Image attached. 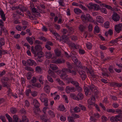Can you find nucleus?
<instances>
[{"mask_svg":"<svg viewBox=\"0 0 122 122\" xmlns=\"http://www.w3.org/2000/svg\"><path fill=\"white\" fill-rule=\"evenodd\" d=\"M70 95V97L72 98L73 99H74L77 100L76 99L77 98V96H76L75 94L73 93H72Z\"/></svg>","mask_w":122,"mask_h":122,"instance_id":"27","label":"nucleus"},{"mask_svg":"<svg viewBox=\"0 0 122 122\" xmlns=\"http://www.w3.org/2000/svg\"><path fill=\"white\" fill-rule=\"evenodd\" d=\"M97 21L99 23H102L103 22V19L100 16H97Z\"/></svg>","mask_w":122,"mask_h":122,"instance_id":"15","label":"nucleus"},{"mask_svg":"<svg viewBox=\"0 0 122 122\" xmlns=\"http://www.w3.org/2000/svg\"><path fill=\"white\" fill-rule=\"evenodd\" d=\"M79 52L81 54H84L85 52V51L84 50L80 49Z\"/></svg>","mask_w":122,"mask_h":122,"instance_id":"64","label":"nucleus"},{"mask_svg":"<svg viewBox=\"0 0 122 122\" xmlns=\"http://www.w3.org/2000/svg\"><path fill=\"white\" fill-rule=\"evenodd\" d=\"M71 83L75 85L76 86H78L79 85V83L77 81H72L71 82Z\"/></svg>","mask_w":122,"mask_h":122,"instance_id":"29","label":"nucleus"},{"mask_svg":"<svg viewBox=\"0 0 122 122\" xmlns=\"http://www.w3.org/2000/svg\"><path fill=\"white\" fill-rule=\"evenodd\" d=\"M45 54V56L48 59H49L51 58L52 56L51 52H46Z\"/></svg>","mask_w":122,"mask_h":122,"instance_id":"17","label":"nucleus"},{"mask_svg":"<svg viewBox=\"0 0 122 122\" xmlns=\"http://www.w3.org/2000/svg\"><path fill=\"white\" fill-rule=\"evenodd\" d=\"M105 7L107 9L111 10H112V8L111 6L109 5H105Z\"/></svg>","mask_w":122,"mask_h":122,"instance_id":"63","label":"nucleus"},{"mask_svg":"<svg viewBox=\"0 0 122 122\" xmlns=\"http://www.w3.org/2000/svg\"><path fill=\"white\" fill-rule=\"evenodd\" d=\"M20 112L22 113L25 114L26 113V110L23 108H22L20 110Z\"/></svg>","mask_w":122,"mask_h":122,"instance_id":"50","label":"nucleus"},{"mask_svg":"<svg viewBox=\"0 0 122 122\" xmlns=\"http://www.w3.org/2000/svg\"><path fill=\"white\" fill-rule=\"evenodd\" d=\"M43 52L42 51H41L40 52H39L34 54V56L35 57L37 56L38 59H40L41 57H44V55L43 54Z\"/></svg>","mask_w":122,"mask_h":122,"instance_id":"8","label":"nucleus"},{"mask_svg":"<svg viewBox=\"0 0 122 122\" xmlns=\"http://www.w3.org/2000/svg\"><path fill=\"white\" fill-rule=\"evenodd\" d=\"M43 102L44 103V105L45 106H48V100L47 98H46V100H44Z\"/></svg>","mask_w":122,"mask_h":122,"instance_id":"46","label":"nucleus"},{"mask_svg":"<svg viewBox=\"0 0 122 122\" xmlns=\"http://www.w3.org/2000/svg\"><path fill=\"white\" fill-rule=\"evenodd\" d=\"M60 119L61 121L64 122L66 120V118L65 117L62 116L60 117Z\"/></svg>","mask_w":122,"mask_h":122,"instance_id":"48","label":"nucleus"},{"mask_svg":"<svg viewBox=\"0 0 122 122\" xmlns=\"http://www.w3.org/2000/svg\"><path fill=\"white\" fill-rule=\"evenodd\" d=\"M66 65H67L68 68H69V69H72L73 68L72 64L70 63L69 62H66Z\"/></svg>","mask_w":122,"mask_h":122,"instance_id":"30","label":"nucleus"},{"mask_svg":"<svg viewBox=\"0 0 122 122\" xmlns=\"http://www.w3.org/2000/svg\"><path fill=\"white\" fill-rule=\"evenodd\" d=\"M27 65L30 66H32L34 65L36 66L37 65L36 63L33 60L31 59H29L27 60L26 61Z\"/></svg>","mask_w":122,"mask_h":122,"instance_id":"7","label":"nucleus"},{"mask_svg":"<svg viewBox=\"0 0 122 122\" xmlns=\"http://www.w3.org/2000/svg\"><path fill=\"white\" fill-rule=\"evenodd\" d=\"M94 86L92 85L89 86L90 89L91 90L92 92L94 93V94L95 95H97L98 94V92L97 91L96 89H95L94 87Z\"/></svg>","mask_w":122,"mask_h":122,"instance_id":"9","label":"nucleus"},{"mask_svg":"<svg viewBox=\"0 0 122 122\" xmlns=\"http://www.w3.org/2000/svg\"><path fill=\"white\" fill-rule=\"evenodd\" d=\"M115 30L117 33H119L121 31H122V24L119 23L116 25L115 26Z\"/></svg>","mask_w":122,"mask_h":122,"instance_id":"5","label":"nucleus"},{"mask_svg":"<svg viewBox=\"0 0 122 122\" xmlns=\"http://www.w3.org/2000/svg\"><path fill=\"white\" fill-rule=\"evenodd\" d=\"M89 88V89L88 88L86 87H84V88L85 94L86 95V96L88 95L89 93L90 92H91L90 91L91 90H90Z\"/></svg>","mask_w":122,"mask_h":122,"instance_id":"14","label":"nucleus"},{"mask_svg":"<svg viewBox=\"0 0 122 122\" xmlns=\"http://www.w3.org/2000/svg\"><path fill=\"white\" fill-rule=\"evenodd\" d=\"M79 6L80 8L83 9L84 10H87V9H86L85 6H83L81 4H79Z\"/></svg>","mask_w":122,"mask_h":122,"instance_id":"55","label":"nucleus"},{"mask_svg":"<svg viewBox=\"0 0 122 122\" xmlns=\"http://www.w3.org/2000/svg\"><path fill=\"white\" fill-rule=\"evenodd\" d=\"M27 118L25 116H23L22 117V119L21 121L22 122H24L27 119Z\"/></svg>","mask_w":122,"mask_h":122,"instance_id":"62","label":"nucleus"},{"mask_svg":"<svg viewBox=\"0 0 122 122\" xmlns=\"http://www.w3.org/2000/svg\"><path fill=\"white\" fill-rule=\"evenodd\" d=\"M68 37L66 35H62L61 37L60 41H62L63 43H66L68 44H70V41L68 40Z\"/></svg>","mask_w":122,"mask_h":122,"instance_id":"4","label":"nucleus"},{"mask_svg":"<svg viewBox=\"0 0 122 122\" xmlns=\"http://www.w3.org/2000/svg\"><path fill=\"white\" fill-rule=\"evenodd\" d=\"M37 92H31V95L33 97H35L37 95Z\"/></svg>","mask_w":122,"mask_h":122,"instance_id":"58","label":"nucleus"},{"mask_svg":"<svg viewBox=\"0 0 122 122\" xmlns=\"http://www.w3.org/2000/svg\"><path fill=\"white\" fill-rule=\"evenodd\" d=\"M33 103L35 107L36 108L40 106V104L39 103L38 101L36 99H34L33 100Z\"/></svg>","mask_w":122,"mask_h":122,"instance_id":"12","label":"nucleus"},{"mask_svg":"<svg viewBox=\"0 0 122 122\" xmlns=\"http://www.w3.org/2000/svg\"><path fill=\"white\" fill-rule=\"evenodd\" d=\"M50 67L53 70H56L58 69V67L56 65L54 64H50L49 65Z\"/></svg>","mask_w":122,"mask_h":122,"instance_id":"13","label":"nucleus"},{"mask_svg":"<svg viewBox=\"0 0 122 122\" xmlns=\"http://www.w3.org/2000/svg\"><path fill=\"white\" fill-rule=\"evenodd\" d=\"M36 78L34 77H33L32 79L31 80V82L33 83H34L36 82Z\"/></svg>","mask_w":122,"mask_h":122,"instance_id":"42","label":"nucleus"},{"mask_svg":"<svg viewBox=\"0 0 122 122\" xmlns=\"http://www.w3.org/2000/svg\"><path fill=\"white\" fill-rule=\"evenodd\" d=\"M110 120L112 122H114L115 121L117 122L118 120V119H117L116 117H111L110 118Z\"/></svg>","mask_w":122,"mask_h":122,"instance_id":"28","label":"nucleus"},{"mask_svg":"<svg viewBox=\"0 0 122 122\" xmlns=\"http://www.w3.org/2000/svg\"><path fill=\"white\" fill-rule=\"evenodd\" d=\"M25 69L28 71H33V69L30 67H26L25 68Z\"/></svg>","mask_w":122,"mask_h":122,"instance_id":"33","label":"nucleus"},{"mask_svg":"<svg viewBox=\"0 0 122 122\" xmlns=\"http://www.w3.org/2000/svg\"><path fill=\"white\" fill-rule=\"evenodd\" d=\"M10 112L13 114H15L17 112V110L15 108L12 107L10 109Z\"/></svg>","mask_w":122,"mask_h":122,"instance_id":"23","label":"nucleus"},{"mask_svg":"<svg viewBox=\"0 0 122 122\" xmlns=\"http://www.w3.org/2000/svg\"><path fill=\"white\" fill-rule=\"evenodd\" d=\"M101 11L104 14H106L107 13V11L105 8H102L101 9Z\"/></svg>","mask_w":122,"mask_h":122,"instance_id":"41","label":"nucleus"},{"mask_svg":"<svg viewBox=\"0 0 122 122\" xmlns=\"http://www.w3.org/2000/svg\"><path fill=\"white\" fill-rule=\"evenodd\" d=\"M35 50H34V47L32 46L31 47V51L33 53L35 54L37 52H40L42 51V48L41 46L39 45H36L35 47Z\"/></svg>","mask_w":122,"mask_h":122,"instance_id":"2","label":"nucleus"},{"mask_svg":"<svg viewBox=\"0 0 122 122\" xmlns=\"http://www.w3.org/2000/svg\"><path fill=\"white\" fill-rule=\"evenodd\" d=\"M109 23L108 21H107L104 24V25L105 28H108L109 27Z\"/></svg>","mask_w":122,"mask_h":122,"instance_id":"26","label":"nucleus"},{"mask_svg":"<svg viewBox=\"0 0 122 122\" xmlns=\"http://www.w3.org/2000/svg\"><path fill=\"white\" fill-rule=\"evenodd\" d=\"M81 18L83 22L84 23L92 21V17L88 14H86V15H82L81 16Z\"/></svg>","mask_w":122,"mask_h":122,"instance_id":"1","label":"nucleus"},{"mask_svg":"<svg viewBox=\"0 0 122 122\" xmlns=\"http://www.w3.org/2000/svg\"><path fill=\"white\" fill-rule=\"evenodd\" d=\"M5 118V117L4 116H0V119L3 122H6Z\"/></svg>","mask_w":122,"mask_h":122,"instance_id":"56","label":"nucleus"},{"mask_svg":"<svg viewBox=\"0 0 122 122\" xmlns=\"http://www.w3.org/2000/svg\"><path fill=\"white\" fill-rule=\"evenodd\" d=\"M108 70L111 73H112L113 72L112 67L111 66H110L108 68Z\"/></svg>","mask_w":122,"mask_h":122,"instance_id":"61","label":"nucleus"},{"mask_svg":"<svg viewBox=\"0 0 122 122\" xmlns=\"http://www.w3.org/2000/svg\"><path fill=\"white\" fill-rule=\"evenodd\" d=\"M66 89H68L70 92H74L76 90L74 87H71L67 86L66 87Z\"/></svg>","mask_w":122,"mask_h":122,"instance_id":"22","label":"nucleus"},{"mask_svg":"<svg viewBox=\"0 0 122 122\" xmlns=\"http://www.w3.org/2000/svg\"><path fill=\"white\" fill-rule=\"evenodd\" d=\"M65 61L64 59L63 58L58 59L57 60L54 62V63L56 64H61L65 62Z\"/></svg>","mask_w":122,"mask_h":122,"instance_id":"10","label":"nucleus"},{"mask_svg":"<svg viewBox=\"0 0 122 122\" xmlns=\"http://www.w3.org/2000/svg\"><path fill=\"white\" fill-rule=\"evenodd\" d=\"M64 80H66L67 79V75L65 73L61 74L60 76Z\"/></svg>","mask_w":122,"mask_h":122,"instance_id":"20","label":"nucleus"},{"mask_svg":"<svg viewBox=\"0 0 122 122\" xmlns=\"http://www.w3.org/2000/svg\"><path fill=\"white\" fill-rule=\"evenodd\" d=\"M2 86L3 87H6L7 89L10 87V85L7 83H3Z\"/></svg>","mask_w":122,"mask_h":122,"instance_id":"34","label":"nucleus"},{"mask_svg":"<svg viewBox=\"0 0 122 122\" xmlns=\"http://www.w3.org/2000/svg\"><path fill=\"white\" fill-rule=\"evenodd\" d=\"M102 122H106L107 120V118L105 116H103L102 117Z\"/></svg>","mask_w":122,"mask_h":122,"instance_id":"43","label":"nucleus"},{"mask_svg":"<svg viewBox=\"0 0 122 122\" xmlns=\"http://www.w3.org/2000/svg\"><path fill=\"white\" fill-rule=\"evenodd\" d=\"M5 43V40L4 38L3 37L0 39V45L2 46L4 45Z\"/></svg>","mask_w":122,"mask_h":122,"instance_id":"24","label":"nucleus"},{"mask_svg":"<svg viewBox=\"0 0 122 122\" xmlns=\"http://www.w3.org/2000/svg\"><path fill=\"white\" fill-rule=\"evenodd\" d=\"M42 42L38 40H36L34 43V44H37L39 45L40 44H42Z\"/></svg>","mask_w":122,"mask_h":122,"instance_id":"49","label":"nucleus"},{"mask_svg":"<svg viewBox=\"0 0 122 122\" xmlns=\"http://www.w3.org/2000/svg\"><path fill=\"white\" fill-rule=\"evenodd\" d=\"M73 118L71 117H68V119L69 122H75Z\"/></svg>","mask_w":122,"mask_h":122,"instance_id":"35","label":"nucleus"},{"mask_svg":"<svg viewBox=\"0 0 122 122\" xmlns=\"http://www.w3.org/2000/svg\"><path fill=\"white\" fill-rule=\"evenodd\" d=\"M13 118L14 121L15 122H22L20 120L19 121V118L16 115H14Z\"/></svg>","mask_w":122,"mask_h":122,"instance_id":"18","label":"nucleus"},{"mask_svg":"<svg viewBox=\"0 0 122 122\" xmlns=\"http://www.w3.org/2000/svg\"><path fill=\"white\" fill-rule=\"evenodd\" d=\"M80 30L81 32H83L85 29V27L82 25H81L79 27Z\"/></svg>","mask_w":122,"mask_h":122,"instance_id":"36","label":"nucleus"},{"mask_svg":"<svg viewBox=\"0 0 122 122\" xmlns=\"http://www.w3.org/2000/svg\"><path fill=\"white\" fill-rule=\"evenodd\" d=\"M62 71L63 72H64L66 71L69 72H71V70L69 69L64 68L62 69Z\"/></svg>","mask_w":122,"mask_h":122,"instance_id":"32","label":"nucleus"},{"mask_svg":"<svg viewBox=\"0 0 122 122\" xmlns=\"http://www.w3.org/2000/svg\"><path fill=\"white\" fill-rule=\"evenodd\" d=\"M86 77V75L85 74V73L83 75L81 76V77L83 80H85Z\"/></svg>","mask_w":122,"mask_h":122,"instance_id":"57","label":"nucleus"},{"mask_svg":"<svg viewBox=\"0 0 122 122\" xmlns=\"http://www.w3.org/2000/svg\"><path fill=\"white\" fill-rule=\"evenodd\" d=\"M87 6L89 9H94L96 10H98L99 9V6L98 5L93 4L92 3H89Z\"/></svg>","mask_w":122,"mask_h":122,"instance_id":"3","label":"nucleus"},{"mask_svg":"<svg viewBox=\"0 0 122 122\" xmlns=\"http://www.w3.org/2000/svg\"><path fill=\"white\" fill-rule=\"evenodd\" d=\"M48 113L49 115L51 116L54 117L55 116V115L53 112L51 110H49L48 112Z\"/></svg>","mask_w":122,"mask_h":122,"instance_id":"31","label":"nucleus"},{"mask_svg":"<svg viewBox=\"0 0 122 122\" xmlns=\"http://www.w3.org/2000/svg\"><path fill=\"white\" fill-rule=\"evenodd\" d=\"M26 39L30 44L32 45L33 43V39L31 37H27L26 38Z\"/></svg>","mask_w":122,"mask_h":122,"instance_id":"19","label":"nucleus"},{"mask_svg":"<svg viewBox=\"0 0 122 122\" xmlns=\"http://www.w3.org/2000/svg\"><path fill=\"white\" fill-rule=\"evenodd\" d=\"M92 44H89V43H87L86 44V46L87 48L90 49L92 48Z\"/></svg>","mask_w":122,"mask_h":122,"instance_id":"52","label":"nucleus"},{"mask_svg":"<svg viewBox=\"0 0 122 122\" xmlns=\"http://www.w3.org/2000/svg\"><path fill=\"white\" fill-rule=\"evenodd\" d=\"M39 39L40 40H42L45 42L46 41V38L44 36H40L39 37Z\"/></svg>","mask_w":122,"mask_h":122,"instance_id":"59","label":"nucleus"},{"mask_svg":"<svg viewBox=\"0 0 122 122\" xmlns=\"http://www.w3.org/2000/svg\"><path fill=\"white\" fill-rule=\"evenodd\" d=\"M84 98V96L83 94L79 92L78 93L77 97L76 100H81Z\"/></svg>","mask_w":122,"mask_h":122,"instance_id":"11","label":"nucleus"},{"mask_svg":"<svg viewBox=\"0 0 122 122\" xmlns=\"http://www.w3.org/2000/svg\"><path fill=\"white\" fill-rule=\"evenodd\" d=\"M55 53L57 56H59L60 55V52L57 50L56 49L55 50Z\"/></svg>","mask_w":122,"mask_h":122,"instance_id":"45","label":"nucleus"},{"mask_svg":"<svg viewBox=\"0 0 122 122\" xmlns=\"http://www.w3.org/2000/svg\"><path fill=\"white\" fill-rule=\"evenodd\" d=\"M48 72L50 76H54V72L51 70H50L48 71Z\"/></svg>","mask_w":122,"mask_h":122,"instance_id":"40","label":"nucleus"},{"mask_svg":"<svg viewBox=\"0 0 122 122\" xmlns=\"http://www.w3.org/2000/svg\"><path fill=\"white\" fill-rule=\"evenodd\" d=\"M112 19L114 21L117 22L119 21L120 17L117 13L114 12L112 15Z\"/></svg>","mask_w":122,"mask_h":122,"instance_id":"6","label":"nucleus"},{"mask_svg":"<svg viewBox=\"0 0 122 122\" xmlns=\"http://www.w3.org/2000/svg\"><path fill=\"white\" fill-rule=\"evenodd\" d=\"M66 26L67 28H68V30L70 32L72 31L73 30V29L72 27H70L67 25H66Z\"/></svg>","mask_w":122,"mask_h":122,"instance_id":"44","label":"nucleus"},{"mask_svg":"<svg viewBox=\"0 0 122 122\" xmlns=\"http://www.w3.org/2000/svg\"><path fill=\"white\" fill-rule=\"evenodd\" d=\"M0 14L2 19L4 21H5L6 20V18L5 17V15L4 14V12L2 10H0Z\"/></svg>","mask_w":122,"mask_h":122,"instance_id":"16","label":"nucleus"},{"mask_svg":"<svg viewBox=\"0 0 122 122\" xmlns=\"http://www.w3.org/2000/svg\"><path fill=\"white\" fill-rule=\"evenodd\" d=\"M89 72L90 74L91 75V76H92L93 78H95L96 77V76L94 75L93 72L89 71Z\"/></svg>","mask_w":122,"mask_h":122,"instance_id":"51","label":"nucleus"},{"mask_svg":"<svg viewBox=\"0 0 122 122\" xmlns=\"http://www.w3.org/2000/svg\"><path fill=\"white\" fill-rule=\"evenodd\" d=\"M94 30L97 33H98L100 31V29L96 25L95 27Z\"/></svg>","mask_w":122,"mask_h":122,"instance_id":"38","label":"nucleus"},{"mask_svg":"<svg viewBox=\"0 0 122 122\" xmlns=\"http://www.w3.org/2000/svg\"><path fill=\"white\" fill-rule=\"evenodd\" d=\"M42 70L40 66H38L36 67V71L37 72H41Z\"/></svg>","mask_w":122,"mask_h":122,"instance_id":"25","label":"nucleus"},{"mask_svg":"<svg viewBox=\"0 0 122 122\" xmlns=\"http://www.w3.org/2000/svg\"><path fill=\"white\" fill-rule=\"evenodd\" d=\"M100 47L101 49H102V50H105L107 49V48L106 47L102 45H100Z\"/></svg>","mask_w":122,"mask_h":122,"instance_id":"54","label":"nucleus"},{"mask_svg":"<svg viewBox=\"0 0 122 122\" xmlns=\"http://www.w3.org/2000/svg\"><path fill=\"white\" fill-rule=\"evenodd\" d=\"M31 90L30 89H29L26 90L25 94L27 96H28L29 93H31Z\"/></svg>","mask_w":122,"mask_h":122,"instance_id":"47","label":"nucleus"},{"mask_svg":"<svg viewBox=\"0 0 122 122\" xmlns=\"http://www.w3.org/2000/svg\"><path fill=\"white\" fill-rule=\"evenodd\" d=\"M74 110L75 112H77L80 111V109L79 107H76L74 108Z\"/></svg>","mask_w":122,"mask_h":122,"instance_id":"37","label":"nucleus"},{"mask_svg":"<svg viewBox=\"0 0 122 122\" xmlns=\"http://www.w3.org/2000/svg\"><path fill=\"white\" fill-rule=\"evenodd\" d=\"M74 10L75 13L77 14H79L81 13L82 12L80 9L78 8L74 9Z\"/></svg>","mask_w":122,"mask_h":122,"instance_id":"21","label":"nucleus"},{"mask_svg":"<svg viewBox=\"0 0 122 122\" xmlns=\"http://www.w3.org/2000/svg\"><path fill=\"white\" fill-rule=\"evenodd\" d=\"M48 80L50 82H53V80L52 77L50 76H47Z\"/></svg>","mask_w":122,"mask_h":122,"instance_id":"39","label":"nucleus"},{"mask_svg":"<svg viewBox=\"0 0 122 122\" xmlns=\"http://www.w3.org/2000/svg\"><path fill=\"white\" fill-rule=\"evenodd\" d=\"M22 27L18 25L15 27L16 29L18 31H21Z\"/></svg>","mask_w":122,"mask_h":122,"instance_id":"53","label":"nucleus"},{"mask_svg":"<svg viewBox=\"0 0 122 122\" xmlns=\"http://www.w3.org/2000/svg\"><path fill=\"white\" fill-rule=\"evenodd\" d=\"M76 88L77 89V91L78 92H80L82 90L81 88L80 87L79 85L78 86H76Z\"/></svg>","mask_w":122,"mask_h":122,"instance_id":"60","label":"nucleus"}]
</instances>
